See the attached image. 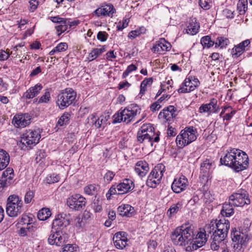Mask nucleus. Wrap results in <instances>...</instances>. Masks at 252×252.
Instances as JSON below:
<instances>
[{"instance_id": "obj_1", "label": "nucleus", "mask_w": 252, "mask_h": 252, "mask_svg": "<svg viewBox=\"0 0 252 252\" xmlns=\"http://www.w3.org/2000/svg\"><path fill=\"white\" fill-rule=\"evenodd\" d=\"M194 235L193 226L186 224L176 228L171 238L174 245L186 247L187 251L191 252L204 246L207 241L205 230L198 232L195 238Z\"/></svg>"}, {"instance_id": "obj_2", "label": "nucleus", "mask_w": 252, "mask_h": 252, "mask_svg": "<svg viewBox=\"0 0 252 252\" xmlns=\"http://www.w3.org/2000/svg\"><path fill=\"white\" fill-rule=\"evenodd\" d=\"M229 228V221L224 218L219 220H213L206 226V231L208 233H212V242L211 244L212 250L217 251L219 249V244L227 236Z\"/></svg>"}, {"instance_id": "obj_3", "label": "nucleus", "mask_w": 252, "mask_h": 252, "mask_svg": "<svg viewBox=\"0 0 252 252\" xmlns=\"http://www.w3.org/2000/svg\"><path fill=\"white\" fill-rule=\"evenodd\" d=\"M221 164L232 168L236 172L248 167L249 157L246 153L237 149L227 150L223 157L220 158Z\"/></svg>"}, {"instance_id": "obj_4", "label": "nucleus", "mask_w": 252, "mask_h": 252, "mask_svg": "<svg viewBox=\"0 0 252 252\" xmlns=\"http://www.w3.org/2000/svg\"><path fill=\"white\" fill-rule=\"evenodd\" d=\"M159 131H156L155 128L151 124H143L137 133V141L139 143L150 144L158 143L160 140Z\"/></svg>"}, {"instance_id": "obj_5", "label": "nucleus", "mask_w": 252, "mask_h": 252, "mask_svg": "<svg viewBox=\"0 0 252 252\" xmlns=\"http://www.w3.org/2000/svg\"><path fill=\"white\" fill-rule=\"evenodd\" d=\"M140 108L137 104H132L123 110L120 109L113 116V123L123 122L126 124L133 120L138 113H140Z\"/></svg>"}, {"instance_id": "obj_6", "label": "nucleus", "mask_w": 252, "mask_h": 252, "mask_svg": "<svg viewBox=\"0 0 252 252\" xmlns=\"http://www.w3.org/2000/svg\"><path fill=\"white\" fill-rule=\"evenodd\" d=\"M24 211L21 199L16 194L10 195L7 199L6 212L10 217H16Z\"/></svg>"}, {"instance_id": "obj_7", "label": "nucleus", "mask_w": 252, "mask_h": 252, "mask_svg": "<svg viewBox=\"0 0 252 252\" xmlns=\"http://www.w3.org/2000/svg\"><path fill=\"white\" fill-rule=\"evenodd\" d=\"M197 130L193 126L186 127L177 135L176 142L180 148L189 144L197 138Z\"/></svg>"}, {"instance_id": "obj_8", "label": "nucleus", "mask_w": 252, "mask_h": 252, "mask_svg": "<svg viewBox=\"0 0 252 252\" xmlns=\"http://www.w3.org/2000/svg\"><path fill=\"white\" fill-rule=\"evenodd\" d=\"M76 92L72 88L62 91L57 97L56 103L60 109H64L74 102Z\"/></svg>"}, {"instance_id": "obj_9", "label": "nucleus", "mask_w": 252, "mask_h": 252, "mask_svg": "<svg viewBox=\"0 0 252 252\" xmlns=\"http://www.w3.org/2000/svg\"><path fill=\"white\" fill-rule=\"evenodd\" d=\"M165 171V167L162 164L156 166L151 171L146 181L147 185L150 188H155L161 182V180Z\"/></svg>"}, {"instance_id": "obj_10", "label": "nucleus", "mask_w": 252, "mask_h": 252, "mask_svg": "<svg viewBox=\"0 0 252 252\" xmlns=\"http://www.w3.org/2000/svg\"><path fill=\"white\" fill-rule=\"evenodd\" d=\"M230 203L236 207H242L245 205H249L251 203L249 194L244 189L239 190L237 192L232 194L229 197Z\"/></svg>"}, {"instance_id": "obj_11", "label": "nucleus", "mask_w": 252, "mask_h": 252, "mask_svg": "<svg viewBox=\"0 0 252 252\" xmlns=\"http://www.w3.org/2000/svg\"><path fill=\"white\" fill-rule=\"evenodd\" d=\"M41 137L39 132L35 130L29 129L23 134L21 142L26 147H31L39 142Z\"/></svg>"}, {"instance_id": "obj_12", "label": "nucleus", "mask_w": 252, "mask_h": 252, "mask_svg": "<svg viewBox=\"0 0 252 252\" xmlns=\"http://www.w3.org/2000/svg\"><path fill=\"white\" fill-rule=\"evenodd\" d=\"M87 201L85 197L79 194H75L68 197L66 200V204L70 209L75 211L83 209Z\"/></svg>"}, {"instance_id": "obj_13", "label": "nucleus", "mask_w": 252, "mask_h": 252, "mask_svg": "<svg viewBox=\"0 0 252 252\" xmlns=\"http://www.w3.org/2000/svg\"><path fill=\"white\" fill-rule=\"evenodd\" d=\"M231 238L233 242L236 243L234 246L236 249L241 248L242 245H244L247 241L248 240V235L243 232L242 229L239 228H232L231 231Z\"/></svg>"}, {"instance_id": "obj_14", "label": "nucleus", "mask_w": 252, "mask_h": 252, "mask_svg": "<svg viewBox=\"0 0 252 252\" xmlns=\"http://www.w3.org/2000/svg\"><path fill=\"white\" fill-rule=\"evenodd\" d=\"M32 116L29 113H18L12 119V124L16 128H24L31 123Z\"/></svg>"}, {"instance_id": "obj_15", "label": "nucleus", "mask_w": 252, "mask_h": 252, "mask_svg": "<svg viewBox=\"0 0 252 252\" xmlns=\"http://www.w3.org/2000/svg\"><path fill=\"white\" fill-rule=\"evenodd\" d=\"M48 241L50 245L61 247L67 242V237L65 234H62L60 231L54 232L52 230L48 237Z\"/></svg>"}, {"instance_id": "obj_16", "label": "nucleus", "mask_w": 252, "mask_h": 252, "mask_svg": "<svg viewBox=\"0 0 252 252\" xmlns=\"http://www.w3.org/2000/svg\"><path fill=\"white\" fill-rule=\"evenodd\" d=\"M70 223L69 216L66 214L62 213L56 216L52 223V228L55 231H60Z\"/></svg>"}, {"instance_id": "obj_17", "label": "nucleus", "mask_w": 252, "mask_h": 252, "mask_svg": "<svg viewBox=\"0 0 252 252\" xmlns=\"http://www.w3.org/2000/svg\"><path fill=\"white\" fill-rule=\"evenodd\" d=\"M177 114L176 108L173 105H169L159 113L158 118L163 119L165 122H170L173 121Z\"/></svg>"}, {"instance_id": "obj_18", "label": "nucleus", "mask_w": 252, "mask_h": 252, "mask_svg": "<svg viewBox=\"0 0 252 252\" xmlns=\"http://www.w3.org/2000/svg\"><path fill=\"white\" fill-rule=\"evenodd\" d=\"M188 183V179L184 176L175 178L171 185L172 190L176 193H179L186 189Z\"/></svg>"}, {"instance_id": "obj_19", "label": "nucleus", "mask_w": 252, "mask_h": 252, "mask_svg": "<svg viewBox=\"0 0 252 252\" xmlns=\"http://www.w3.org/2000/svg\"><path fill=\"white\" fill-rule=\"evenodd\" d=\"M212 161L209 159H206L200 164V180L203 181H207L211 173V169L212 166Z\"/></svg>"}, {"instance_id": "obj_20", "label": "nucleus", "mask_w": 252, "mask_h": 252, "mask_svg": "<svg viewBox=\"0 0 252 252\" xmlns=\"http://www.w3.org/2000/svg\"><path fill=\"white\" fill-rule=\"evenodd\" d=\"M219 108L217 99L212 98L210 100L209 103L202 104L199 108V111L201 113H217L218 112Z\"/></svg>"}, {"instance_id": "obj_21", "label": "nucleus", "mask_w": 252, "mask_h": 252, "mask_svg": "<svg viewBox=\"0 0 252 252\" xmlns=\"http://www.w3.org/2000/svg\"><path fill=\"white\" fill-rule=\"evenodd\" d=\"M171 47V45L169 42L166 41L164 38H160L156 42L152 50L155 53L163 54L165 52L169 51Z\"/></svg>"}, {"instance_id": "obj_22", "label": "nucleus", "mask_w": 252, "mask_h": 252, "mask_svg": "<svg viewBox=\"0 0 252 252\" xmlns=\"http://www.w3.org/2000/svg\"><path fill=\"white\" fill-rule=\"evenodd\" d=\"M251 40L246 39L237 45L232 49L231 54L234 58H238L245 51H248L250 48Z\"/></svg>"}, {"instance_id": "obj_23", "label": "nucleus", "mask_w": 252, "mask_h": 252, "mask_svg": "<svg viewBox=\"0 0 252 252\" xmlns=\"http://www.w3.org/2000/svg\"><path fill=\"white\" fill-rule=\"evenodd\" d=\"M113 240L114 245L117 249H123L127 244V238L126 233L124 231L116 233L114 235Z\"/></svg>"}, {"instance_id": "obj_24", "label": "nucleus", "mask_w": 252, "mask_h": 252, "mask_svg": "<svg viewBox=\"0 0 252 252\" xmlns=\"http://www.w3.org/2000/svg\"><path fill=\"white\" fill-rule=\"evenodd\" d=\"M115 12V9L112 4H106L97 8L93 13L97 17L101 16L112 17L114 13Z\"/></svg>"}, {"instance_id": "obj_25", "label": "nucleus", "mask_w": 252, "mask_h": 252, "mask_svg": "<svg viewBox=\"0 0 252 252\" xmlns=\"http://www.w3.org/2000/svg\"><path fill=\"white\" fill-rule=\"evenodd\" d=\"M134 188L133 182L129 179H125L118 184V194H123L133 190Z\"/></svg>"}, {"instance_id": "obj_26", "label": "nucleus", "mask_w": 252, "mask_h": 252, "mask_svg": "<svg viewBox=\"0 0 252 252\" xmlns=\"http://www.w3.org/2000/svg\"><path fill=\"white\" fill-rule=\"evenodd\" d=\"M134 170L140 177H145L149 170V164L144 160L138 161L135 164Z\"/></svg>"}, {"instance_id": "obj_27", "label": "nucleus", "mask_w": 252, "mask_h": 252, "mask_svg": "<svg viewBox=\"0 0 252 252\" xmlns=\"http://www.w3.org/2000/svg\"><path fill=\"white\" fill-rule=\"evenodd\" d=\"M43 87L40 84H37L30 88L23 95V97L26 99H31L38 94Z\"/></svg>"}, {"instance_id": "obj_28", "label": "nucleus", "mask_w": 252, "mask_h": 252, "mask_svg": "<svg viewBox=\"0 0 252 252\" xmlns=\"http://www.w3.org/2000/svg\"><path fill=\"white\" fill-rule=\"evenodd\" d=\"M118 211L121 216L127 217H130L134 214V208L128 204L119 206Z\"/></svg>"}, {"instance_id": "obj_29", "label": "nucleus", "mask_w": 252, "mask_h": 252, "mask_svg": "<svg viewBox=\"0 0 252 252\" xmlns=\"http://www.w3.org/2000/svg\"><path fill=\"white\" fill-rule=\"evenodd\" d=\"M10 157L5 150L0 149V171L5 169L8 165Z\"/></svg>"}, {"instance_id": "obj_30", "label": "nucleus", "mask_w": 252, "mask_h": 252, "mask_svg": "<svg viewBox=\"0 0 252 252\" xmlns=\"http://www.w3.org/2000/svg\"><path fill=\"white\" fill-rule=\"evenodd\" d=\"M199 28V24L196 22V20L193 18L189 21V24L187 27V32L191 35H194L198 32Z\"/></svg>"}, {"instance_id": "obj_31", "label": "nucleus", "mask_w": 252, "mask_h": 252, "mask_svg": "<svg viewBox=\"0 0 252 252\" xmlns=\"http://www.w3.org/2000/svg\"><path fill=\"white\" fill-rule=\"evenodd\" d=\"M232 203L229 202V203H224L222 205V208L221 210L220 213L223 217H229L234 214V211L232 208Z\"/></svg>"}, {"instance_id": "obj_32", "label": "nucleus", "mask_w": 252, "mask_h": 252, "mask_svg": "<svg viewBox=\"0 0 252 252\" xmlns=\"http://www.w3.org/2000/svg\"><path fill=\"white\" fill-rule=\"evenodd\" d=\"M105 51L104 47L101 48H93L88 55V59L90 62L96 59L98 56L101 55Z\"/></svg>"}, {"instance_id": "obj_33", "label": "nucleus", "mask_w": 252, "mask_h": 252, "mask_svg": "<svg viewBox=\"0 0 252 252\" xmlns=\"http://www.w3.org/2000/svg\"><path fill=\"white\" fill-rule=\"evenodd\" d=\"M99 189V186L95 184H90L84 188V191L86 194L89 195H95L96 197V194Z\"/></svg>"}, {"instance_id": "obj_34", "label": "nucleus", "mask_w": 252, "mask_h": 252, "mask_svg": "<svg viewBox=\"0 0 252 252\" xmlns=\"http://www.w3.org/2000/svg\"><path fill=\"white\" fill-rule=\"evenodd\" d=\"M153 82V78L152 77L145 78L141 83L140 85V90L139 94L141 96L143 95L146 91H147V88L151 86Z\"/></svg>"}, {"instance_id": "obj_35", "label": "nucleus", "mask_w": 252, "mask_h": 252, "mask_svg": "<svg viewBox=\"0 0 252 252\" xmlns=\"http://www.w3.org/2000/svg\"><path fill=\"white\" fill-rule=\"evenodd\" d=\"M70 114L67 112H64L59 118L56 127L63 126L68 124L70 119Z\"/></svg>"}, {"instance_id": "obj_36", "label": "nucleus", "mask_w": 252, "mask_h": 252, "mask_svg": "<svg viewBox=\"0 0 252 252\" xmlns=\"http://www.w3.org/2000/svg\"><path fill=\"white\" fill-rule=\"evenodd\" d=\"M69 20L67 19H64L61 21L58 25L55 27V29L58 32V35L60 36L62 33L66 31L68 29V24Z\"/></svg>"}, {"instance_id": "obj_37", "label": "nucleus", "mask_w": 252, "mask_h": 252, "mask_svg": "<svg viewBox=\"0 0 252 252\" xmlns=\"http://www.w3.org/2000/svg\"><path fill=\"white\" fill-rule=\"evenodd\" d=\"M182 203L179 201L176 204L172 205L167 211V214L169 213V217L171 218L176 214L182 209Z\"/></svg>"}, {"instance_id": "obj_38", "label": "nucleus", "mask_w": 252, "mask_h": 252, "mask_svg": "<svg viewBox=\"0 0 252 252\" xmlns=\"http://www.w3.org/2000/svg\"><path fill=\"white\" fill-rule=\"evenodd\" d=\"M146 31L147 30L144 27H140L134 31L130 32L128 34V37L129 39H134L141 34L145 33Z\"/></svg>"}, {"instance_id": "obj_39", "label": "nucleus", "mask_w": 252, "mask_h": 252, "mask_svg": "<svg viewBox=\"0 0 252 252\" xmlns=\"http://www.w3.org/2000/svg\"><path fill=\"white\" fill-rule=\"evenodd\" d=\"M229 43V41L228 38L224 37L223 36H218L215 40V47H220L222 48L225 47Z\"/></svg>"}, {"instance_id": "obj_40", "label": "nucleus", "mask_w": 252, "mask_h": 252, "mask_svg": "<svg viewBox=\"0 0 252 252\" xmlns=\"http://www.w3.org/2000/svg\"><path fill=\"white\" fill-rule=\"evenodd\" d=\"M51 216V212L49 209L44 208L40 210L37 214L38 219L40 220H45Z\"/></svg>"}, {"instance_id": "obj_41", "label": "nucleus", "mask_w": 252, "mask_h": 252, "mask_svg": "<svg viewBox=\"0 0 252 252\" xmlns=\"http://www.w3.org/2000/svg\"><path fill=\"white\" fill-rule=\"evenodd\" d=\"M109 118V116H100L97 118V120H95V126L97 128H99L101 127L104 128L106 125V122Z\"/></svg>"}, {"instance_id": "obj_42", "label": "nucleus", "mask_w": 252, "mask_h": 252, "mask_svg": "<svg viewBox=\"0 0 252 252\" xmlns=\"http://www.w3.org/2000/svg\"><path fill=\"white\" fill-rule=\"evenodd\" d=\"M68 48V45L66 43L61 42L54 48L49 53L50 56L54 55L57 52H63Z\"/></svg>"}, {"instance_id": "obj_43", "label": "nucleus", "mask_w": 252, "mask_h": 252, "mask_svg": "<svg viewBox=\"0 0 252 252\" xmlns=\"http://www.w3.org/2000/svg\"><path fill=\"white\" fill-rule=\"evenodd\" d=\"M248 9V0H239L237 10L240 15H244Z\"/></svg>"}, {"instance_id": "obj_44", "label": "nucleus", "mask_w": 252, "mask_h": 252, "mask_svg": "<svg viewBox=\"0 0 252 252\" xmlns=\"http://www.w3.org/2000/svg\"><path fill=\"white\" fill-rule=\"evenodd\" d=\"M200 42L204 47L207 48H210L215 45V39L212 40L211 37L208 35L202 37Z\"/></svg>"}, {"instance_id": "obj_45", "label": "nucleus", "mask_w": 252, "mask_h": 252, "mask_svg": "<svg viewBox=\"0 0 252 252\" xmlns=\"http://www.w3.org/2000/svg\"><path fill=\"white\" fill-rule=\"evenodd\" d=\"M60 180V176L56 173H52L47 175L46 178V183L49 184L58 182Z\"/></svg>"}, {"instance_id": "obj_46", "label": "nucleus", "mask_w": 252, "mask_h": 252, "mask_svg": "<svg viewBox=\"0 0 252 252\" xmlns=\"http://www.w3.org/2000/svg\"><path fill=\"white\" fill-rule=\"evenodd\" d=\"M33 218L27 215H23L18 222L17 224L21 225L28 224L29 223L33 222Z\"/></svg>"}, {"instance_id": "obj_47", "label": "nucleus", "mask_w": 252, "mask_h": 252, "mask_svg": "<svg viewBox=\"0 0 252 252\" xmlns=\"http://www.w3.org/2000/svg\"><path fill=\"white\" fill-rule=\"evenodd\" d=\"M93 209L95 212H100L102 211V201L98 198L94 199L93 204Z\"/></svg>"}, {"instance_id": "obj_48", "label": "nucleus", "mask_w": 252, "mask_h": 252, "mask_svg": "<svg viewBox=\"0 0 252 252\" xmlns=\"http://www.w3.org/2000/svg\"><path fill=\"white\" fill-rule=\"evenodd\" d=\"M25 228L26 231L30 234L31 233L34 232L37 229L36 224L33 221L31 223H29L28 224H25L22 226Z\"/></svg>"}, {"instance_id": "obj_49", "label": "nucleus", "mask_w": 252, "mask_h": 252, "mask_svg": "<svg viewBox=\"0 0 252 252\" xmlns=\"http://www.w3.org/2000/svg\"><path fill=\"white\" fill-rule=\"evenodd\" d=\"M34 196V192L33 190H29L27 191L24 197L25 203L28 204L32 202Z\"/></svg>"}, {"instance_id": "obj_50", "label": "nucleus", "mask_w": 252, "mask_h": 252, "mask_svg": "<svg viewBox=\"0 0 252 252\" xmlns=\"http://www.w3.org/2000/svg\"><path fill=\"white\" fill-rule=\"evenodd\" d=\"M211 0H199L200 6L204 10H208L211 7Z\"/></svg>"}, {"instance_id": "obj_51", "label": "nucleus", "mask_w": 252, "mask_h": 252, "mask_svg": "<svg viewBox=\"0 0 252 252\" xmlns=\"http://www.w3.org/2000/svg\"><path fill=\"white\" fill-rule=\"evenodd\" d=\"M115 194H118V185H113L110 188L108 192L106 193V196L108 199H110L111 196Z\"/></svg>"}, {"instance_id": "obj_52", "label": "nucleus", "mask_w": 252, "mask_h": 252, "mask_svg": "<svg viewBox=\"0 0 252 252\" xmlns=\"http://www.w3.org/2000/svg\"><path fill=\"white\" fill-rule=\"evenodd\" d=\"M62 252H77L78 248L72 244L64 245Z\"/></svg>"}, {"instance_id": "obj_53", "label": "nucleus", "mask_w": 252, "mask_h": 252, "mask_svg": "<svg viewBox=\"0 0 252 252\" xmlns=\"http://www.w3.org/2000/svg\"><path fill=\"white\" fill-rule=\"evenodd\" d=\"M29 10L30 12H33L38 7L39 1L37 0H30L29 1Z\"/></svg>"}, {"instance_id": "obj_54", "label": "nucleus", "mask_w": 252, "mask_h": 252, "mask_svg": "<svg viewBox=\"0 0 252 252\" xmlns=\"http://www.w3.org/2000/svg\"><path fill=\"white\" fill-rule=\"evenodd\" d=\"M137 68V66L134 64H131L128 65L123 74V78H125L126 77L130 72L136 70Z\"/></svg>"}, {"instance_id": "obj_55", "label": "nucleus", "mask_w": 252, "mask_h": 252, "mask_svg": "<svg viewBox=\"0 0 252 252\" xmlns=\"http://www.w3.org/2000/svg\"><path fill=\"white\" fill-rule=\"evenodd\" d=\"M50 93L49 91H46L44 94L42 95L40 98L39 99L38 103H47L50 100Z\"/></svg>"}, {"instance_id": "obj_56", "label": "nucleus", "mask_w": 252, "mask_h": 252, "mask_svg": "<svg viewBox=\"0 0 252 252\" xmlns=\"http://www.w3.org/2000/svg\"><path fill=\"white\" fill-rule=\"evenodd\" d=\"M236 110L233 109H229V112H228L227 113L225 114L223 117V120L230 121L233 116L236 114Z\"/></svg>"}, {"instance_id": "obj_57", "label": "nucleus", "mask_w": 252, "mask_h": 252, "mask_svg": "<svg viewBox=\"0 0 252 252\" xmlns=\"http://www.w3.org/2000/svg\"><path fill=\"white\" fill-rule=\"evenodd\" d=\"M108 34L106 32H99L97 34V38L101 42L105 41L108 37Z\"/></svg>"}, {"instance_id": "obj_58", "label": "nucleus", "mask_w": 252, "mask_h": 252, "mask_svg": "<svg viewBox=\"0 0 252 252\" xmlns=\"http://www.w3.org/2000/svg\"><path fill=\"white\" fill-rule=\"evenodd\" d=\"M128 25L127 19H123L122 22H119L117 26L118 31H122L124 28H126Z\"/></svg>"}, {"instance_id": "obj_59", "label": "nucleus", "mask_w": 252, "mask_h": 252, "mask_svg": "<svg viewBox=\"0 0 252 252\" xmlns=\"http://www.w3.org/2000/svg\"><path fill=\"white\" fill-rule=\"evenodd\" d=\"M193 76L191 75H188L185 80H184V84H185V86L188 88V90L189 92L193 91V90H189L190 86H192V80Z\"/></svg>"}, {"instance_id": "obj_60", "label": "nucleus", "mask_w": 252, "mask_h": 252, "mask_svg": "<svg viewBox=\"0 0 252 252\" xmlns=\"http://www.w3.org/2000/svg\"><path fill=\"white\" fill-rule=\"evenodd\" d=\"M234 12L228 8H225L222 11V14L227 18L232 19L234 17Z\"/></svg>"}, {"instance_id": "obj_61", "label": "nucleus", "mask_w": 252, "mask_h": 252, "mask_svg": "<svg viewBox=\"0 0 252 252\" xmlns=\"http://www.w3.org/2000/svg\"><path fill=\"white\" fill-rule=\"evenodd\" d=\"M114 176L115 174L112 171H108L104 176V179L109 183L113 180Z\"/></svg>"}, {"instance_id": "obj_62", "label": "nucleus", "mask_w": 252, "mask_h": 252, "mask_svg": "<svg viewBox=\"0 0 252 252\" xmlns=\"http://www.w3.org/2000/svg\"><path fill=\"white\" fill-rule=\"evenodd\" d=\"M200 84V81H199L198 78L193 76L192 80V86H190L189 90H194L199 86Z\"/></svg>"}, {"instance_id": "obj_63", "label": "nucleus", "mask_w": 252, "mask_h": 252, "mask_svg": "<svg viewBox=\"0 0 252 252\" xmlns=\"http://www.w3.org/2000/svg\"><path fill=\"white\" fill-rule=\"evenodd\" d=\"M10 57V53L9 52H7L1 50L0 51V61H5L8 59Z\"/></svg>"}, {"instance_id": "obj_64", "label": "nucleus", "mask_w": 252, "mask_h": 252, "mask_svg": "<svg viewBox=\"0 0 252 252\" xmlns=\"http://www.w3.org/2000/svg\"><path fill=\"white\" fill-rule=\"evenodd\" d=\"M75 225L77 227L82 228L84 225V222L83 219L79 217H77L75 220Z\"/></svg>"}]
</instances>
